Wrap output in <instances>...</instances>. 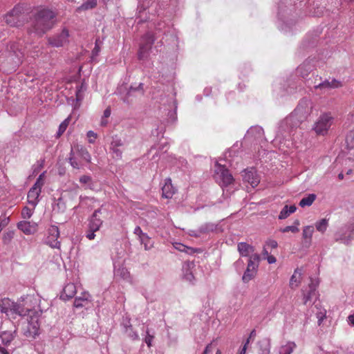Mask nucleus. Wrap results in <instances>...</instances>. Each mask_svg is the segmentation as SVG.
Listing matches in <instances>:
<instances>
[{
    "instance_id": "nucleus-1",
    "label": "nucleus",
    "mask_w": 354,
    "mask_h": 354,
    "mask_svg": "<svg viewBox=\"0 0 354 354\" xmlns=\"http://www.w3.org/2000/svg\"><path fill=\"white\" fill-rule=\"evenodd\" d=\"M311 111V103L308 100L301 101L294 111L280 122L277 138H286L287 135H290L307 119Z\"/></svg>"
},
{
    "instance_id": "nucleus-2",
    "label": "nucleus",
    "mask_w": 354,
    "mask_h": 354,
    "mask_svg": "<svg viewBox=\"0 0 354 354\" xmlns=\"http://www.w3.org/2000/svg\"><path fill=\"white\" fill-rule=\"evenodd\" d=\"M55 13L50 9L41 8L35 12L30 21V32L41 37L55 24Z\"/></svg>"
},
{
    "instance_id": "nucleus-3",
    "label": "nucleus",
    "mask_w": 354,
    "mask_h": 354,
    "mask_svg": "<svg viewBox=\"0 0 354 354\" xmlns=\"http://www.w3.org/2000/svg\"><path fill=\"white\" fill-rule=\"evenodd\" d=\"M335 118L332 113L326 112L321 114L315 122L313 130L317 135L325 136L334 122Z\"/></svg>"
},
{
    "instance_id": "nucleus-4",
    "label": "nucleus",
    "mask_w": 354,
    "mask_h": 354,
    "mask_svg": "<svg viewBox=\"0 0 354 354\" xmlns=\"http://www.w3.org/2000/svg\"><path fill=\"white\" fill-rule=\"evenodd\" d=\"M26 18V15L24 8L19 5L15 6L4 17L5 21L8 25L16 27L22 26Z\"/></svg>"
},
{
    "instance_id": "nucleus-5",
    "label": "nucleus",
    "mask_w": 354,
    "mask_h": 354,
    "mask_svg": "<svg viewBox=\"0 0 354 354\" xmlns=\"http://www.w3.org/2000/svg\"><path fill=\"white\" fill-rule=\"evenodd\" d=\"M214 178L221 187H226L234 181L233 176L230 171L218 162L214 165Z\"/></svg>"
},
{
    "instance_id": "nucleus-6",
    "label": "nucleus",
    "mask_w": 354,
    "mask_h": 354,
    "mask_svg": "<svg viewBox=\"0 0 354 354\" xmlns=\"http://www.w3.org/2000/svg\"><path fill=\"white\" fill-rule=\"evenodd\" d=\"M154 41V36L151 32H147L142 37L138 52V58L139 60H145L147 59L149 55V50L153 44Z\"/></svg>"
},
{
    "instance_id": "nucleus-7",
    "label": "nucleus",
    "mask_w": 354,
    "mask_h": 354,
    "mask_svg": "<svg viewBox=\"0 0 354 354\" xmlns=\"http://www.w3.org/2000/svg\"><path fill=\"white\" fill-rule=\"evenodd\" d=\"M35 299L32 296L26 295L21 297L17 302V304L20 306L19 312H17V315L24 317V316H30L34 315L35 312H37L35 309V305L33 304V301Z\"/></svg>"
},
{
    "instance_id": "nucleus-8",
    "label": "nucleus",
    "mask_w": 354,
    "mask_h": 354,
    "mask_svg": "<svg viewBox=\"0 0 354 354\" xmlns=\"http://www.w3.org/2000/svg\"><path fill=\"white\" fill-rule=\"evenodd\" d=\"M28 48V45L25 44L24 39H19L17 42H13L10 46V51L8 54V59L10 60H14V57L17 59V61H15L16 64L21 62V57H22Z\"/></svg>"
},
{
    "instance_id": "nucleus-9",
    "label": "nucleus",
    "mask_w": 354,
    "mask_h": 354,
    "mask_svg": "<svg viewBox=\"0 0 354 354\" xmlns=\"http://www.w3.org/2000/svg\"><path fill=\"white\" fill-rule=\"evenodd\" d=\"M354 239V224L350 223L341 227L335 234L336 241L349 244Z\"/></svg>"
},
{
    "instance_id": "nucleus-10",
    "label": "nucleus",
    "mask_w": 354,
    "mask_h": 354,
    "mask_svg": "<svg viewBox=\"0 0 354 354\" xmlns=\"http://www.w3.org/2000/svg\"><path fill=\"white\" fill-rule=\"evenodd\" d=\"M39 313L35 312L34 315H30L27 319V326L25 329L24 334L29 337H35L39 335Z\"/></svg>"
},
{
    "instance_id": "nucleus-11",
    "label": "nucleus",
    "mask_w": 354,
    "mask_h": 354,
    "mask_svg": "<svg viewBox=\"0 0 354 354\" xmlns=\"http://www.w3.org/2000/svg\"><path fill=\"white\" fill-rule=\"evenodd\" d=\"M260 261L259 254H253L248 259V267L245 271L242 280L245 283L250 281L254 276L256 270L258 268L259 262Z\"/></svg>"
},
{
    "instance_id": "nucleus-12",
    "label": "nucleus",
    "mask_w": 354,
    "mask_h": 354,
    "mask_svg": "<svg viewBox=\"0 0 354 354\" xmlns=\"http://www.w3.org/2000/svg\"><path fill=\"white\" fill-rule=\"evenodd\" d=\"M69 32L66 28H63L60 33L48 38V43L53 47H62L69 42Z\"/></svg>"
},
{
    "instance_id": "nucleus-13",
    "label": "nucleus",
    "mask_w": 354,
    "mask_h": 354,
    "mask_svg": "<svg viewBox=\"0 0 354 354\" xmlns=\"http://www.w3.org/2000/svg\"><path fill=\"white\" fill-rule=\"evenodd\" d=\"M19 308L20 306L8 298H3L0 301L1 312L5 313L7 316L17 315V312H19ZM12 317L15 318V317Z\"/></svg>"
},
{
    "instance_id": "nucleus-14",
    "label": "nucleus",
    "mask_w": 354,
    "mask_h": 354,
    "mask_svg": "<svg viewBox=\"0 0 354 354\" xmlns=\"http://www.w3.org/2000/svg\"><path fill=\"white\" fill-rule=\"evenodd\" d=\"M59 237V230L57 226L51 225L48 229V235L45 243L52 248L59 249L61 246L60 242L57 240Z\"/></svg>"
},
{
    "instance_id": "nucleus-15",
    "label": "nucleus",
    "mask_w": 354,
    "mask_h": 354,
    "mask_svg": "<svg viewBox=\"0 0 354 354\" xmlns=\"http://www.w3.org/2000/svg\"><path fill=\"white\" fill-rule=\"evenodd\" d=\"M311 282L308 286V290L307 292L304 291V304L310 305L313 303V300H316L317 298V292L316 291L317 287L318 286L319 282L317 280H310Z\"/></svg>"
},
{
    "instance_id": "nucleus-16",
    "label": "nucleus",
    "mask_w": 354,
    "mask_h": 354,
    "mask_svg": "<svg viewBox=\"0 0 354 354\" xmlns=\"http://www.w3.org/2000/svg\"><path fill=\"white\" fill-rule=\"evenodd\" d=\"M38 225L35 222L21 221L17 223V228L26 235L34 234L37 231Z\"/></svg>"
},
{
    "instance_id": "nucleus-17",
    "label": "nucleus",
    "mask_w": 354,
    "mask_h": 354,
    "mask_svg": "<svg viewBox=\"0 0 354 354\" xmlns=\"http://www.w3.org/2000/svg\"><path fill=\"white\" fill-rule=\"evenodd\" d=\"M91 301V295L88 292L84 291L75 298L73 305L76 308L86 307Z\"/></svg>"
},
{
    "instance_id": "nucleus-18",
    "label": "nucleus",
    "mask_w": 354,
    "mask_h": 354,
    "mask_svg": "<svg viewBox=\"0 0 354 354\" xmlns=\"http://www.w3.org/2000/svg\"><path fill=\"white\" fill-rule=\"evenodd\" d=\"M100 214H101V209L95 210L91 217L88 220V227L91 229L92 231L97 232L103 223V221L99 217Z\"/></svg>"
},
{
    "instance_id": "nucleus-19",
    "label": "nucleus",
    "mask_w": 354,
    "mask_h": 354,
    "mask_svg": "<svg viewBox=\"0 0 354 354\" xmlns=\"http://www.w3.org/2000/svg\"><path fill=\"white\" fill-rule=\"evenodd\" d=\"M195 268V264L192 261H185L182 268L183 277L189 282H192L194 280L193 270Z\"/></svg>"
},
{
    "instance_id": "nucleus-20",
    "label": "nucleus",
    "mask_w": 354,
    "mask_h": 354,
    "mask_svg": "<svg viewBox=\"0 0 354 354\" xmlns=\"http://www.w3.org/2000/svg\"><path fill=\"white\" fill-rule=\"evenodd\" d=\"M243 178V180L250 184L253 188L256 187L260 182L259 178L257 174L256 171H254L252 168L250 170H245Z\"/></svg>"
},
{
    "instance_id": "nucleus-21",
    "label": "nucleus",
    "mask_w": 354,
    "mask_h": 354,
    "mask_svg": "<svg viewBox=\"0 0 354 354\" xmlns=\"http://www.w3.org/2000/svg\"><path fill=\"white\" fill-rule=\"evenodd\" d=\"M263 136L264 131L263 128L257 125L250 127L248 130L245 137L246 138L253 139L254 140H261L263 138Z\"/></svg>"
},
{
    "instance_id": "nucleus-22",
    "label": "nucleus",
    "mask_w": 354,
    "mask_h": 354,
    "mask_svg": "<svg viewBox=\"0 0 354 354\" xmlns=\"http://www.w3.org/2000/svg\"><path fill=\"white\" fill-rule=\"evenodd\" d=\"M237 249L241 256L249 257V259L253 254H258L254 252V248L252 245L245 242L239 243Z\"/></svg>"
},
{
    "instance_id": "nucleus-23",
    "label": "nucleus",
    "mask_w": 354,
    "mask_h": 354,
    "mask_svg": "<svg viewBox=\"0 0 354 354\" xmlns=\"http://www.w3.org/2000/svg\"><path fill=\"white\" fill-rule=\"evenodd\" d=\"M342 86V83L335 79L333 78L330 81L329 80H325L322 82L319 83L317 85L315 86V88L316 89H331V88H338Z\"/></svg>"
},
{
    "instance_id": "nucleus-24",
    "label": "nucleus",
    "mask_w": 354,
    "mask_h": 354,
    "mask_svg": "<svg viewBox=\"0 0 354 354\" xmlns=\"http://www.w3.org/2000/svg\"><path fill=\"white\" fill-rule=\"evenodd\" d=\"M41 190L31 187L28 192L27 199L28 203L31 205L33 208L37 205L39 199V197L41 194Z\"/></svg>"
},
{
    "instance_id": "nucleus-25",
    "label": "nucleus",
    "mask_w": 354,
    "mask_h": 354,
    "mask_svg": "<svg viewBox=\"0 0 354 354\" xmlns=\"http://www.w3.org/2000/svg\"><path fill=\"white\" fill-rule=\"evenodd\" d=\"M313 65L310 61H305L297 68V74L303 78H306L313 70Z\"/></svg>"
},
{
    "instance_id": "nucleus-26",
    "label": "nucleus",
    "mask_w": 354,
    "mask_h": 354,
    "mask_svg": "<svg viewBox=\"0 0 354 354\" xmlns=\"http://www.w3.org/2000/svg\"><path fill=\"white\" fill-rule=\"evenodd\" d=\"M162 196L166 198H170L174 195L175 190L170 178L165 179V184L162 187Z\"/></svg>"
},
{
    "instance_id": "nucleus-27",
    "label": "nucleus",
    "mask_w": 354,
    "mask_h": 354,
    "mask_svg": "<svg viewBox=\"0 0 354 354\" xmlns=\"http://www.w3.org/2000/svg\"><path fill=\"white\" fill-rule=\"evenodd\" d=\"M76 292L77 288L75 285L73 283H68L64 286L63 289V293L61 297L64 299H68L73 297Z\"/></svg>"
},
{
    "instance_id": "nucleus-28",
    "label": "nucleus",
    "mask_w": 354,
    "mask_h": 354,
    "mask_svg": "<svg viewBox=\"0 0 354 354\" xmlns=\"http://www.w3.org/2000/svg\"><path fill=\"white\" fill-rule=\"evenodd\" d=\"M313 233L314 227L313 225H307L304 227L302 237L304 239V243L306 245H310Z\"/></svg>"
},
{
    "instance_id": "nucleus-29",
    "label": "nucleus",
    "mask_w": 354,
    "mask_h": 354,
    "mask_svg": "<svg viewBox=\"0 0 354 354\" xmlns=\"http://www.w3.org/2000/svg\"><path fill=\"white\" fill-rule=\"evenodd\" d=\"M114 274L116 277H120L124 280L129 281L130 279L129 272L123 266H119L117 267L114 265Z\"/></svg>"
},
{
    "instance_id": "nucleus-30",
    "label": "nucleus",
    "mask_w": 354,
    "mask_h": 354,
    "mask_svg": "<svg viewBox=\"0 0 354 354\" xmlns=\"http://www.w3.org/2000/svg\"><path fill=\"white\" fill-rule=\"evenodd\" d=\"M15 337V332L3 331L0 334V339L5 346L10 345Z\"/></svg>"
},
{
    "instance_id": "nucleus-31",
    "label": "nucleus",
    "mask_w": 354,
    "mask_h": 354,
    "mask_svg": "<svg viewBox=\"0 0 354 354\" xmlns=\"http://www.w3.org/2000/svg\"><path fill=\"white\" fill-rule=\"evenodd\" d=\"M136 91H140L141 94L143 93V84L140 83L138 86H131L129 88V90L127 92V94L125 96L122 97V100L124 102L129 103V97L132 95L133 93Z\"/></svg>"
},
{
    "instance_id": "nucleus-32",
    "label": "nucleus",
    "mask_w": 354,
    "mask_h": 354,
    "mask_svg": "<svg viewBox=\"0 0 354 354\" xmlns=\"http://www.w3.org/2000/svg\"><path fill=\"white\" fill-rule=\"evenodd\" d=\"M259 354H270V342L269 339H263L258 342Z\"/></svg>"
},
{
    "instance_id": "nucleus-33",
    "label": "nucleus",
    "mask_w": 354,
    "mask_h": 354,
    "mask_svg": "<svg viewBox=\"0 0 354 354\" xmlns=\"http://www.w3.org/2000/svg\"><path fill=\"white\" fill-rule=\"evenodd\" d=\"M297 209V207L295 205H285L283 209L281 210L279 215V219L283 220L288 217L291 214L294 213Z\"/></svg>"
},
{
    "instance_id": "nucleus-34",
    "label": "nucleus",
    "mask_w": 354,
    "mask_h": 354,
    "mask_svg": "<svg viewBox=\"0 0 354 354\" xmlns=\"http://www.w3.org/2000/svg\"><path fill=\"white\" fill-rule=\"evenodd\" d=\"M214 230L213 225L205 224L201 226L197 231H193L190 234L196 237L200 236L201 234H205Z\"/></svg>"
},
{
    "instance_id": "nucleus-35",
    "label": "nucleus",
    "mask_w": 354,
    "mask_h": 354,
    "mask_svg": "<svg viewBox=\"0 0 354 354\" xmlns=\"http://www.w3.org/2000/svg\"><path fill=\"white\" fill-rule=\"evenodd\" d=\"M75 148H76L77 151H78L80 156L83 160H84L87 162H91V156L89 152L88 151V150L84 147L77 145L75 147Z\"/></svg>"
},
{
    "instance_id": "nucleus-36",
    "label": "nucleus",
    "mask_w": 354,
    "mask_h": 354,
    "mask_svg": "<svg viewBox=\"0 0 354 354\" xmlns=\"http://www.w3.org/2000/svg\"><path fill=\"white\" fill-rule=\"evenodd\" d=\"M316 195L315 194H310L307 196L303 198L299 205L301 207H304L306 206H310L313 203L316 199Z\"/></svg>"
},
{
    "instance_id": "nucleus-37",
    "label": "nucleus",
    "mask_w": 354,
    "mask_h": 354,
    "mask_svg": "<svg viewBox=\"0 0 354 354\" xmlns=\"http://www.w3.org/2000/svg\"><path fill=\"white\" fill-rule=\"evenodd\" d=\"M315 226L318 232L324 234L328 227V220L326 218H322L317 221Z\"/></svg>"
},
{
    "instance_id": "nucleus-38",
    "label": "nucleus",
    "mask_w": 354,
    "mask_h": 354,
    "mask_svg": "<svg viewBox=\"0 0 354 354\" xmlns=\"http://www.w3.org/2000/svg\"><path fill=\"white\" fill-rule=\"evenodd\" d=\"M54 211L64 212L66 209V205L62 198H58L53 205Z\"/></svg>"
},
{
    "instance_id": "nucleus-39",
    "label": "nucleus",
    "mask_w": 354,
    "mask_h": 354,
    "mask_svg": "<svg viewBox=\"0 0 354 354\" xmlns=\"http://www.w3.org/2000/svg\"><path fill=\"white\" fill-rule=\"evenodd\" d=\"M301 273L298 272L297 270H295L294 274L292 275L290 279V286L291 288H295L298 287L300 283Z\"/></svg>"
},
{
    "instance_id": "nucleus-40",
    "label": "nucleus",
    "mask_w": 354,
    "mask_h": 354,
    "mask_svg": "<svg viewBox=\"0 0 354 354\" xmlns=\"http://www.w3.org/2000/svg\"><path fill=\"white\" fill-rule=\"evenodd\" d=\"M296 347L294 342H288L286 345L282 346L279 351V354H291Z\"/></svg>"
},
{
    "instance_id": "nucleus-41",
    "label": "nucleus",
    "mask_w": 354,
    "mask_h": 354,
    "mask_svg": "<svg viewBox=\"0 0 354 354\" xmlns=\"http://www.w3.org/2000/svg\"><path fill=\"white\" fill-rule=\"evenodd\" d=\"M300 225V222L298 219L294 221V225H288L283 228L280 229V231L283 233L291 232L292 233H297L299 231L298 226Z\"/></svg>"
},
{
    "instance_id": "nucleus-42",
    "label": "nucleus",
    "mask_w": 354,
    "mask_h": 354,
    "mask_svg": "<svg viewBox=\"0 0 354 354\" xmlns=\"http://www.w3.org/2000/svg\"><path fill=\"white\" fill-rule=\"evenodd\" d=\"M71 122V116L66 118L59 126L58 131L57 132V138H59L66 131L69 123Z\"/></svg>"
},
{
    "instance_id": "nucleus-43",
    "label": "nucleus",
    "mask_w": 354,
    "mask_h": 354,
    "mask_svg": "<svg viewBox=\"0 0 354 354\" xmlns=\"http://www.w3.org/2000/svg\"><path fill=\"white\" fill-rule=\"evenodd\" d=\"M139 241L141 244L144 245L145 249L146 250H149L153 247L151 239L146 233L142 234V236L139 239Z\"/></svg>"
},
{
    "instance_id": "nucleus-44",
    "label": "nucleus",
    "mask_w": 354,
    "mask_h": 354,
    "mask_svg": "<svg viewBox=\"0 0 354 354\" xmlns=\"http://www.w3.org/2000/svg\"><path fill=\"white\" fill-rule=\"evenodd\" d=\"M174 247L177 250L187 254H192L194 252V249L192 248L187 247L181 243H174Z\"/></svg>"
},
{
    "instance_id": "nucleus-45",
    "label": "nucleus",
    "mask_w": 354,
    "mask_h": 354,
    "mask_svg": "<svg viewBox=\"0 0 354 354\" xmlns=\"http://www.w3.org/2000/svg\"><path fill=\"white\" fill-rule=\"evenodd\" d=\"M110 153L113 158L115 160H120L122 157V150L119 147H113L110 145Z\"/></svg>"
},
{
    "instance_id": "nucleus-46",
    "label": "nucleus",
    "mask_w": 354,
    "mask_h": 354,
    "mask_svg": "<svg viewBox=\"0 0 354 354\" xmlns=\"http://www.w3.org/2000/svg\"><path fill=\"white\" fill-rule=\"evenodd\" d=\"M82 184L86 185V188L93 189L92 178L90 176L84 175L80 178Z\"/></svg>"
},
{
    "instance_id": "nucleus-47",
    "label": "nucleus",
    "mask_w": 354,
    "mask_h": 354,
    "mask_svg": "<svg viewBox=\"0 0 354 354\" xmlns=\"http://www.w3.org/2000/svg\"><path fill=\"white\" fill-rule=\"evenodd\" d=\"M125 333L127 335V336L129 337L130 338H131L132 339H133V340L139 339L138 334L137 333V332H136L133 330V328L131 325L126 327Z\"/></svg>"
},
{
    "instance_id": "nucleus-48",
    "label": "nucleus",
    "mask_w": 354,
    "mask_h": 354,
    "mask_svg": "<svg viewBox=\"0 0 354 354\" xmlns=\"http://www.w3.org/2000/svg\"><path fill=\"white\" fill-rule=\"evenodd\" d=\"M34 209L35 208H33L32 207V208H30L28 207H24L21 211V216L25 219L30 218L33 214Z\"/></svg>"
},
{
    "instance_id": "nucleus-49",
    "label": "nucleus",
    "mask_w": 354,
    "mask_h": 354,
    "mask_svg": "<svg viewBox=\"0 0 354 354\" xmlns=\"http://www.w3.org/2000/svg\"><path fill=\"white\" fill-rule=\"evenodd\" d=\"M143 330L145 331V342L147 344V345L150 347L151 346V342L153 341V339L154 337L153 335H151L149 333V330L148 327L146 328L145 330L143 328Z\"/></svg>"
},
{
    "instance_id": "nucleus-50",
    "label": "nucleus",
    "mask_w": 354,
    "mask_h": 354,
    "mask_svg": "<svg viewBox=\"0 0 354 354\" xmlns=\"http://www.w3.org/2000/svg\"><path fill=\"white\" fill-rule=\"evenodd\" d=\"M110 145H112L113 147H115L121 149L124 146V142L120 138L115 136L112 138Z\"/></svg>"
},
{
    "instance_id": "nucleus-51",
    "label": "nucleus",
    "mask_w": 354,
    "mask_h": 354,
    "mask_svg": "<svg viewBox=\"0 0 354 354\" xmlns=\"http://www.w3.org/2000/svg\"><path fill=\"white\" fill-rule=\"evenodd\" d=\"M69 163L70 165L74 168V169H79L80 165L77 161L75 160L74 157V152L73 149L72 148L71 152H70V156L68 158Z\"/></svg>"
},
{
    "instance_id": "nucleus-52",
    "label": "nucleus",
    "mask_w": 354,
    "mask_h": 354,
    "mask_svg": "<svg viewBox=\"0 0 354 354\" xmlns=\"http://www.w3.org/2000/svg\"><path fill=\"white\" fill-rule=\"evenodd\" d=\"M97 5V0H87L82 5V8L84 10L93 8Z\"/></svg>"
},
{
    "instance_id": "nucleus-53",
    "label": "nucleus",
    "mask_w": 354,
    "mask_h": 354,
    "mask_svg": "<svg viewBox=\"0 0 354 354\" xmlns=\"http://www.w3.org/2000/svg\"><path fill=\"white\" fill-rule=\"evenodd\" d=\"M99 41H99L98 39L95 40V47L93 49L92 53H91V59L93 61L98 55V54H99V53L100 51V46H99Z\"/></svg>"
},
{
    "instance_id": "nucleus-54",
    "label": "nucleus",
    "mask_w": 354,
    "mask_h": 354,
    "mask_svg": "<svg viewBox=\"0 0 354 354\" xmlns=\"http://www.w3.org/2000/svg\"><path fill=\"white\" fill-rule=\"evenodd\" d=\"M86 136L88 139V142L93 144L95 142V140L97 138V134L91 130L86 133Z\"/></svg>"
},
{
    "instance_id": "nucleus-55",
    "label": "nucleus",
    "mask_w": 354,
    "mask_h": 354,
    "mask_svg": "<svg viewBox=\"0 0 354 354\" xmlns=\"http://www.w3.org/2000/svg\"><path fill=\"white\" fill-rule=\"evenodd\" d=\"M44 185V180L37 178L36 182L32 185V187L41 190L42 187Z\"/></svg>"
},
{
    "instance_id": "nucleus-56",
    "label": "nucleus",
    "mask_w": 354,
    "mask_h": 354,
    "mask_svg": "<svg viewBox=\"0 0 354 354\" xmlns=\"http://www.w3.org/2000/svg\"><path fill=\"white\" fill-rule=\"evenodd\" d=\"M97 231H92L91 229H89L88 227V230L86 231V237L89 239V240H93L95 239V232Z\"/></svg>"
},
{
    "instance_id": "nucleus-57",
    "label": "nucleus",
    "mask_w": 354,
    "mask_h": 354,
    "mask_svg": "<svg viewBox=\"0 0 354 354\" xmlns=\"http://www.w3.org/2000/svg\"><path fill=\"white\" fill-rule=\"evenodd\" d=\"M84 92L76 90L75 95L77 103H80L82 100L84 99Z\"/></svg>"
},
{
    "instance_id": "nucleus-58",
    "label": "nucleus",
    "mask_w": 354,
    "mask_h": 354,
    "mask_svg": "<svg viewBox=\"0 0 354 354\" xmlns=\"http://www.w3.org/2000/svg\"><path fill=\"white\" fill-rule=\"evenodd\" d=\"M266 245L271 248H276L278 245L277 242L275 240L269 239L266 241Z\"/></svg>"
},
{
    "instance_id": "nucleus-59",
    "label": "nucleus",
    "mask_w": 354,
    "mask_h": 354,
    "mask_svg": "<svg viewBox=\"0 0 354 354\" xmlns=\"http://www.w3.org/2000/svg\"><path fill=\"white\" fill-rule=\"evenodd\" d=\"M133 233L138 236V239L145 234L139 226L135 227Z\"/></svg>"
},
{
    "instance_id": "nucleus-60",
    "label": "nucleus",
    "mask_w": 354,
    "mask_h": 354,
    "mask_svg": "<svg viewBox=\"0 0 354 354\" xmlns=\"http://www.w3.org/2000/svg\"><path fill=\"white\" fill-rule=\"evenodd\" d=\"M14 236V232L13 231H9L4 235V239L5 241H10Z\"/></svg>"
},
{
    "instance_id": "nucleus-61",
    "label": "nucleus",
    "mask_w": 354,
    "mask_h": 354,
    "mask_svg": "<svg viewBox=\"0 0 354 354\" xmlns=\"http://www.w3.org/2000/svg\"><path fill=\"white\" fill-rule=\"evenodd\" d=\"M9 223V218L7 217H0V224H1L2 227L6 226Z\"/></svg>"
},
{
    "instance_id": "nucleus-62",
    "label": "nucleus",
    "mask_w": 354,
    "mask_h": 354,
    "mask_svg": "<svg viewBox=\"0 0 354 354\" xmlns=\"http://www.w3.org/2000/svg\"><path fill=\"white\" fill-rule=\"evenodd\" d=\"M111 107L110 106H108L104 111V113H103V115L102 116H104V118H109L111 115Z\"/></svg>"
},
{
    "instance_id": "nucleus-63",
    "label": "nucleus",
    "mask_w": 354,
    "mask_h": 354,
    "mask_svg": "<svg viewBox=\"0 0 354 354\" xmlns=\"http://www.w3.org/2000/svg\"><path fill=\"white\" fill-rule=\"evenodd\" d=\"M109 123V120L107 118H104V116H102L101 120H100V126L102 127H106Z\"/></svg>"
},
{
    "instance_id": "nucleus-64",
    "label": "nucleus",
    "mask_w": 354,
    "mask_h": 354,
    "mask_svg": "<svg viewBox=\"0 0 354 354\" xmlns=\"http://www.w3.org/2000/svg\"><path fill=\"white\" fill-rule=\"evenodd\" d=\"M348 322L349 324L354 326V313L352 315H350L348 317Z\"/></svg>"
}]
</instances>
